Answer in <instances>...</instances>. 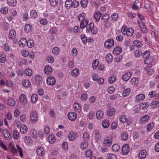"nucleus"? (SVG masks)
Listing matches in <instances>:
<instances>
[{
	"instance_id": "obj_1",
	"label": "nucleus",
	"mask_w": 159,
	"mask_h": 159,
	"mask_svg": "<svg viewBox=\"0 0 159 159\" xmlns=\"http://www.w3.org/2000/svg\"><path fill=\"white\" fill-rule=\"evenodd\" d=\"M30 121L33 124L35 123L38 120V113L36 111H32L30 114Z\"/></svg>"
},
{
	"instance_id": "obj_2",
	"label": "nucleus",
	"mask_w": 159,
	"mask_h": 159,
	"mask_svg": "<svg viewBox=\"0 0 159 159\" xmlns=\"http://www.w3.org/2000/svg\"><path fill=\"white\" fill-rule=\"evenodd\" d=\"M114 44V42L112 39H107L104 43L105 47L108 49H110L113 47Z\"/></svg>"
},
{
	"instance_id": "obj_3",
	"label": "nucleus",
	"mask_w": 159,
	"mask_h": 159,
	"mask_svg": "<svg viewBox=\"0 0 159 159\" xmlns=\"http://www.w3.org/2000/svg\"><path fill=\"white\" fill-rule=\"evenodd\" d=\"M112 139L109 137H107L103 141V144L104 146L110 147L112 144Z\"/></svg>"
},
{
	"instance_id": "obj_4",
	"label": "nucleus",
	"mask_w": 159,
	"mask_h": 159,
	"mask_svg": "<svg viewBox=\"0 0 159 159\" xmlns=\"http://www.w3.org/2000/svg\"><path fill=\"white\" fill-rule=\"evenodd\" d=\"M150 52L148 51H145L143 54V58H145L144 60V63L146 64H148L150 63V61H148L149 60L148 58L150 55Z\"/></svg>"
},
{
	"instance_id": "obj_5",
	"label": "nucleus",
	"mask_w": 159,
	"mask_h": 159,
	"mask_svg": "<svg viewBox=\"0 0 159 159\" xmlns=\"http://www.w3.org/2000/svg\"><path fill=\"white\" fill-rule=\"evenodd\" d=\"M67 117L68 119L70 120L74 121L76 119L77 115L74 112H70L68 113Z\"/></svg>"
},
{
	"instance_id": "obj_6",
	"label": "nucleus",
	"mask_w": 159,
	"mask_h": 159,
	"mask_svg": "<svg viewBox=\"0 0 159 159\" xmlns=\"http://www.w3.org/2000/svg\"><path fill=\"white\" fill-rule=\"evenodd\" d=\"M47 83L49 85H53L55 84L56 81L55 78L52 76L48 77L47 79Z\"/></svg>"
},
{
	"instance_id": "obj_7",
	"label": "nucleus",
	"mask_w": 159,
	"mask_h": 159,
	"mask_svg": "<svg viewBox=\"0 0 159 159\" xmlns=\"http://www.w3.org/2000/svg\"><path fill=\"white\" fill-rule=\"evenodd\" d=\"M2 133L6 139L8 140L10 139L11 133L7 129H3Z\"/></svg>"
},
{
	"instance_id": "obj_8",
	"label": "nucleus",
	"mask_w": 159,
	"mask_h": 159,
	"mask_svg": "<svg viewBox=\"0 0 159 159\" xmlns=\"http://www.w3.org/2000/svg\"><path fill=\"white\" fill-rule=\"evenodd\" d=\"M149 120V117L148 115H146L143 116L139 119L140 122L143 124L148 122Z\"/></svg>"
},
{
	"instance_id": "obj_9",
	"label": "nucleus",
	"mask_w": 159,
	"mask_h": 159,
	"mask_svg": "<svg viewBox=\"0 0 159 159\" xmlns=\"http://www.w3.org/2000/svg\"><path fill=\"white\" fill-rule=\"evenodd\" d=\"M122 151L124 154H127L129 151V148L128 145L127 144H124L122 148Z\"/></svg>"
},
{
	"instance_id": "obj_10",
	"label": "nucleus",
	"mask_w": 159,
	"mask_h": 159,
	"mask_svg": "<svg viewBox=\"0 0 159 159\" xmlns=\"http://www.w3.org/2000/svg\"><path fill=\"white\" fill-rule=\"evenodd\" d=\"M131 75L132 73L131 72L126 73L122 76V79L123 80L127 81L130 79Z\"/></svg>"
},
{
	"instance_id": "obj_11",
	"label": "nucleus",
	"mask_w": 159,
	"mask_h": 159,
	"mask_svg": "<svg viewBox=\"0 0 159 159\" xmlns=\"http://www.w3.org/2000/svg\"><path fill=\"white\" fill-rule=\"evenodd\" d=\"M36 152L38 155L39 156H43L44 154L45 151L41 147L38 146L37 148Z\"/></svg>"
},
{
	"instance_id": "obj_12",
	"label": "nucleus",
	"mask_w": 159,
	"mask_h": 159,
	"mask_svg": "<svg viewBox=\"0 0 159 159\" xmlns=\"http://www.w3.org/2000/svg\"><path fill=\"white\" fill-rule=\"evenodd\" d=\"M145 98V96L143 94H140L137 95L135 98V101L139 102Z\"/></svg>"
},
{
	"instance_id": "obj_13",
	"label": "nucleus",
	"mask_w": 159,
	"mask_h": 159,
	"mask_svg": "<svg viewBox=\"0 0 159 159\" xmlns=\"http://www.w3.org/2000/svg\"><path fill=\"white\" fill-rule=\"evenodd\" d=\"M93 135L94 138L97 140H99L101 138V134L99 132V131L98 129H96L93 132Z\"/></svg>"
},
{
	"instance_id": "obj_14",
	"label": "nucleus",
	"mask_w": 159,
	"mask_h": 159,
	"mask_svg": "<svg viewBox=\"0 0 159 159\" xmlns=\"http://www.w3.org/2000/svg\"><path fill=\"white\" fill-rule=\"evenodd\" d=\"M27 41L25 38H21L19 42V46L21 47H25L27 44Z\"/></svg>"
},
{
	"instance_id": "obj_15",
	"label": "nucleus",
	"mask_w": 159,
	"mask_h": 159,
	"mask_svg": "<svg viewBox=\"0 0 159 159\" xmlns=\"http://www.w3.org/2000/svg\"><path fill=\"white\" fill-rule=\"evenodd\" d=\"M122 51V49L121 48L118 47L115 48L113 51V53L114 54L116 55H118L121 53Z\"/></svg>"
},
{
	"instance_id": "obj_16",
	"label": "nucleus",
	"mask_w": 159,
	"mask_h": 159,
	"mask_svg": "<svg viewBox=\"0 0 159 159\" xmlns=\"http://www.w3.org/2000/svg\"><path fill=\"white\" fill-rule=\"evenodd\" d=\"M44 71L45 74L47 75H50L52 72V68L49 66H45L44 68Z\"/></svg>"
},
{
	"instance_id": "obj_17",
	"label": "nucleus",
	"mask_w": 159,
	"mask_h": 159,
	"mask_svg": "<svg viewBox=\"0 0 159 159\" xmlns=\"http://www.w3.org/2000/svg\"><path fill=\"white\" fill-rule=\"evenodd\" d=\"M15 101L13 98L10 97L8 98L7 103L8 105L10 106H13L15 104Z\"/></svg>"
},
{
	"instance_id": "obj_18",
	"label": "nucleus",
	"mask_w": 159,
	"mask_h": 159,
	"mask_svg": "<svg viewBox=\"0 0 159 159\" xmlns=\"http://www.w3.org/2000/svg\"><path fill=\"white\" fill-rule=\"evenodd\" d=\"M74 108L75 111L79 112L81 110V106L80 104L79 103L75 102L74 105Z\"/></svg>"
},
{
	"instance_id": "obj_19",
	"label": "nucleus",
	"mask_w": 159,
	"mask_h": 159,
	"mask_svg": "<svg viewBox=\"0 0 159 159\" xmlns=\"http://www.w3.org/2000/svg\"><path fill=\"white\" fill-rule=\"evenodd\" d=\"M139 26L142 31L145 33H147L148 30L144 22L140 23Z\"/></svg>"
},
{
	"instance_id": "obj_20",
	"label": "nucleus",
	"mask_w": 159,
	"mask_h": 159,
	"mask_svg": "<svg viewBox=\"0 0 159 159\" xmlns=\"http://www.w3.org/2000/svg\"><path fill=\"white\" fill-rule=\"evenodd\" d=\"M130 82L134 85H137L139 83V79L137 77H133L131 79Z\"/></svg>"
},
{
	"instance_id": "obj_21",
	"label": "nucleus",
	"mask_w": 159,
	"mask_h": 159,
	"mask_svg": "<svg viewBox=\"0 0 159 159\" xmlns=\"http://www.w3.org/2000/svg\"><path fill=\"white\" fill-rule=\"evenodd\" d=\"M141 3L138 1H136L134 2L132 6L133 9L135 10L139 9V7L140 6Z\"/></svg>"
},
{
	"instance_id": "obj_22",
	"label": "nucleus",
	"mask_w": 159,
	"mask_h": 159,
	"mask_svg": "<svg viewBox=\"0 0 159 159\" xmlns=\"http://www.w3.org/2000/svg\"><path fill=\"white\" fill-rule=\"evenodd\" d=\"M9 148L11 152L13 154H16L17 153V151L15 146L11 144H9Z\"/></svg>"
},
{
	"instance_id": "obj_23",
	"label": "nucleus",
	"mask_w": 159,
	"mask_h": 159,
	"mask_svg": "<svg viewBox=\"0 0 159 159\" xmlns=\"http://www.w3.org/2000/svg\"><path fill=\"white\" fill-rule=\"evenodd\" d=\"M150 106L153 108H157L159 107V102L158 101H154L150 104Z\"/></svg>"
},
{
	"instance_id": "obj_24",
	"label": "nucleus",
	"mask_w": 159,
	"mask_h": 159,
	"mask_svg": "<svg viewBox=\"0 0 159 159\" xmlns=\"http://www.w3.org/2000/svg\"><path fill=\"white\" fill-rule=\"evenodd\" d=\"M16 36V33L15 31L14 30H11L10 31L9 34V38L10 39H12L15 38Z\"/></svg>"
},
{
	"instance_id": "obj_25",
	"label": "nucleus",
	"mask_w": 159,
	"mask_h": 159,
	"mask_svg": "<svg viewBox=\"0 0 159 159\" xmlns=\"http://www.w3.org/2000/svg\"><path fill=\"white\" fill-rule=\"evenodd\" d=\"M7 2L8 4L11 7L16 6L17 4L16 0H7Z\"/></svg>"
},
{
	"instance_id": "obj_26",
	"label": "nucleus",
	"mask_w": 159,
	"mask_h": 159,
	"mask_svg": "<svg viewBox=\"0 0 159 159\" xmlns=\"http://www.w3.org/2000/svg\"><path fill=\"white\" fill-rule=\"evenodd\" d=\"M110 17V15L106 13L103 14L102 15L101 20H103V21H108Z\"/></svg>"
},
{
	"instance_id": "obj_27",
	"label": "nucleus",
	"mask_w": 159,
	"mask_h": 159,
	"mask_svg": "<svg viewBox=\"0 0 159 159\" xmlns=\"http://www.w3.org/2000/svg\"><path fill=\"white\" fill-rule=\"evenodd\" d=\"M93 26H94V24L93 23H90L88 24L87 26L86 32L87 33H90L91 31Z\"/></svg>"
},
{
	"instance_id": "obj_28",
	"label": "nucleus",
	"mask_w": 159,
	"mask_h": 159,
	"mask_svg": "<svg viewBox=\"0 0 159 159\" xmlns=\"http://www.w3.org/2000/svg\"><path fill=\"white\" fill-rule=\"evenodd\" d=\"M103 112L102 111L99 110L96 113V117L98 119H101L103 117Z\"/></svg>"
},
{
	"instance_id": "obj_29",
	"label": "nucleus",
	"mask_w": 159,
	"mask_h": 159,
	"mask_svg": "<svg viewBox=\"0 0 159 159\" xmlns=\"http://www.w3.org/2000/svg\"><path fill=\"white\" fill-rule=\"evenodd\" d=\"M81 21L80 24V27L81 29H84L87 26L88 24V20H85Z\"/></svg>"
},
{
	"instance_id": "obj_30",
	"label": "nucleus",
	"mask_w": 159,
	"mask_h": 159,
	"mask_svg": "<svg viewBox=\"0 0 159 159\" xmlns=\"http://www.w3.org/2000/svg\"><path fill=\"white\" fill-rule=\"evenodd\" d=\"M134 31L133 29L131 28H129L127 30L126 34L125 35L128 36H132L134 33Z\"/></svg>"
},
{
	"instance_id": "obj_31",
	"label": "nucleus",
	"mask_w": 159,
	"mask_h": 159,
	"mask_svg": "<svg viewBox=\"0 0 159 159\" xmlns=\"http://www.w3.org/2000/svg\"><path fill=\"white\" fill-rule=\"evenodd\" d=\"M146 155V152L145 150H141L139 152V157L141 159L144 158Z\"/></svg>"
},
{
	"instance_id": "obj_32",
	"label": "nucleus",
	"mask_w": 159,
	"mask_h": 159,
	"mask_svg": "<svg viewBox=\"0 0 159 159\" xmlns=\"http://www.w3.org/2000/svg\"><path fill=\"white\" fill-rule=\"evenodd\" d=\"M120 149V147L117 144H113L112 146V150L115 152H117Z\"/></svg>"
},
{
	"instance_id": "obj_33",
	"label": "nucleus",
	"mask_w": 159,
	"mask_h": 159,
	"mask_svg": "<svg viewBox=\"0 0 159 159\" xmlns=\"http://www.w3.org/2000/svg\"><path fill=\"white\" fill-rule=\"evenodd\" d=\"M115 109L113 108H110L107 111V114L109 116L111 117L115 113Z\"/></svg>"
},
{
	"instance_id": "obj_34",
	"label": "nucleus",
	"mask_w": 159,
	"mask_h": 159,
	"mask_svg": "<svg viewBox=\"0 0 159 159\" xmlns=\"http://www.w3.org/2000/svg\"><path fill=\"white\" fill-rule=\"evenodd\" d=\"M85 15L84 13H81L79 14L78 16V19L80 21H82L85 20H87L85 18Z\"/></svg>"
},
{
	"instance_id": "obj_35",
	"label": "nucleus",
	"mask_w": 159,
	"mask_h": 159,
	"mask_svg": "<svg viewBox=\"0 0 159 159\" xmlns=\"http://www.w3.org/2000/svg\"><path fill=\"white\" fill-rule=\"evenodd\" d=\"M32 29V26L29 24H26L25 26V31L27 33L31 31Z\"/></svg>"
},
{
	"instance_id": "obj_36",
	"label": "nucleus",
	"mask_w": 159,
	"mask_h": 159,
	"mask_svg": "<svg viewBox=\"0 0 159 159\" xmlns=\"http://www.w3.org/2000/svg\"><path fill=\"white\" fill-rule=\"evenodd\" d=\"M79 72V70L78 69L75 68L72 71L71 74L74 77H77L78 75Z\"/></svg>"
},
{
	"instance_id": "obj_37",
	"label": "nucleus",
	"mask_w": 159,
	"mask_h": 159,
	"mask_svg": "<svg viewBox=\"0 0 159 159\" xmlns=\"http://www.w3.org/2000/svg\"><path fill=\"white\" fill-rule=\"evenodd\" d=\"M148 107V104L146 102L141 103L139 106V108L142 110H145Z\"/></svg>"
},
{
	"instance_id": "obj_38",
	"label": "nucleus",
	"mask_w": 159,
	"mask_h": 159,
	"mask_svg": "<svg viewBox=\"0 0 159 159\" xmlns=\"http://www.w3.org/2000/svg\"><path fill=\"white\" fill-rule=\"evenodd\" d=\"M38 100L37 95L35 94H33L31 96V101L32 103H35Z\"/></svg>"
},
{
	"instance_id": "obj_39",
	"label": "nucleus",
	"mask_w": 159,
	"mask_h": 159,
	"mask_svg": "<svg viewBox=\"0 0 159 159\" xmlns=\"http://www.w3.org/2000/svg\"><path fill=\"white\" fill-rule=\"evenodd\" d=\"M42 80L41 77L39 75H37L35 77V80L36 84H40L42 82L41 81Z\"/></svg>"
},
{
	"instance_id": "obj_40",
	"label": "nucleus",
	"mask_w": 159,
	"mask_h": 159,
	"mask_svg": "<svg viewBox=\"0 0 159 159\" xmlns=\"http://www.w3.org/2000/svg\"><path fill=\"white\" fill-rule=\"evenodd\" d=\"M127 117L125 115H121L120 116L119 120L120 122L124 123L127 121Z\"/></svg>"
},
{
	"instance_id": "obj_41",
	"label": "nucleus",
	"mask_w": 159,
	"mask_h": 159,
	"mask_svg": "<svg viewBox=\"0 0 159 159\" xmlns=\"http://www.w3.org/2000/svg\"><path fill=\"white\" fill-rule=\"evenodd\" d=\"M102 125L103 127L105 128H107L109 125V122L107 120H104L102 122Z\"/></svg>"
},
{
	"instance_id": "obj_42",
	"label": "nucleus",
	"mask_w": 159,
	"mask_h": 159,
	"mask_svg": "<svg viewBox=\"0 0 159 159\" xmlns=\"http://www.w3.org/2000/svg\"><path fill=\"white\" fill-rule=\"evenodd\" d=\"M30 16L31 18L34 19L37 17V12L35 10H32L30 12Z\"/></svg>"
},
{
	"instance_id": "obj_43",
	"label": "nucleus",
	"mask_w": 159,
	"mask_h": 159,
	"mask_svg": "<svg viewBox=\"0 0 159 159\" xmlns=\"http://www.w3.org/2000/svg\"><path fill=\"white\" fill-rule=\"evenodd\" d=\"M128 138V135L126 132H124L121 134V138L124 140L127 139Z\"/></svg>"
},
{
	"instance_id": "obj_44",
	"label": "nucleus",
	"mask_w": 159,
	"mask_h": 159,
	"mask_svg": "<svg viewBox=\"0 0 159 159\" xmlns=\"http://www.w3.org/2000/svg\"><path fill=\"white\" fill-rule=\"evenodd\" d=\"M154 126V123L153 122H151L147 125V131H149L151 130Z\"/></svg>"
},
{
	"instance_id": "obj_45",
	"label": "nucleus",
	"mask_w": 159,
	"mask_h": 159,
	"mask_svg": "<svg viewBox=\"0 0 159 159\" xmlns=\"http://www.w3.org/2000/svg\"><path fill=\"white\" fill-rule=\"evenodd\" d=\"M102 14L100 11H98L94 15V17L96 20L98 21L100 18Z\"/></svg>"
},
{
	"instance_id": "obj_46",
	"label": "nucleus",
	"mask_w": 159,
	"mask_h": 159,
	"mask_svg": "<svg viewBox=\"0 0 159 159\" xmlns=\"http://www.w3.org/2000/svg\"><path fill=\"white\" fill-rule=\"evenodd\" d=\"M72 1L70 0H67L65 2V7L68 9L71 7Z\"/></svg>"
},
{
	"instance_id": "obj_47",
	"label": "nucleus",
	"mask_w": 159,
	"mask_h": 159,
	"mask_svg": "<svg viewBox=\"0 0 159 159\" xmlns=\"http://www.w3.org/2000/svg\"><path fill=\"white\" fill-rule=\"evenodd\" d=\"M27 127L25 125L22 126L20 129L21 133L23 134H25L27 132Z\"/></svg>"
},
{
	"instance_id": "obj_48",
	"label": "nucleus",
	"mask_w": 159,
	"mask_h": 159,
	"mask_svg": "<svg viewBox=\"0 0 159 159\" xmlns=\"http://www.w3.org/2000/svg\"><path fill=\"white\" fill-rule=\"evenodd\" d=\"M113 59L112 56L110 54H107L106 57V60L108 62H110Z\"/></svg>"
},
{
	"instance_id": "obj_49",
	"label": "nucleus",
	"mask_w": 159,
	"mask_h": 159,
	"mask_svg": "<svg viewBox=\"0 0 159 159\" xmlns=\"http://www.w3.org/2000/svg\"><path fill=\"white\" fill-rule=\"evenodd\" d=\"M80 4L81 6L83 8H85L87 7L88 3V0H82L80 1Z\"/></svg>"
},
{
	"instance_id": "obj_50",
	"label": "nucleus",
	"mask_w": 159,
	"mask_h": 159,
	"mask_svg": "<svg viewBox=\"0 0 159 159\" xmlns=\"http://www.w3.org/2000/svg\"><path fill=\"white\" fill-rule=\"evenodd\" d=\"M32 142L31 138L29 136H25V142L27 144H30Z\"/></svg>"
},
{
	"instance_id": "obj_51",
	"label": "nucleus",
	"mask_w": 159,
	"mask_h": 159,
	"mask_svg": "<svg viewBox=\"0 0 159 159\" xmlns=\"http://www.w3.org/2000/svg\"><path fill=\"white\" fill-rule=\"evenodd\" d=\"M130 90L129 88H127L125 89L122 93L124 97L127 96L130 93Z\"/></svg>"
},
{
	"instance_id": "obj_52",
	"label": "nucleus",
	"mask_w": 159,
	"mask_h": 159,
	"mask_svg": "<svg viewBox=\"0 0 159 159\" xmlns=\"http://www.w3.org/2000/svg\"><path fill=\"white\" fill-rule=\"evenodd\" d=\"M116 76L115 75H113L109 78L108 82L109 83L112 84L116 80Z\"/></svg>"
},
{
	"instance_id": "obj_53",
	"label": "nucleus",
	"mask_w": 159,
	"mask_h": 159,
	"mask_svg": "<svg viewBox=\"0 0 159 159\" xmlns=\"http://www.w3.org/2000/svg\"><path fill=\"white\" fill-rule=\"evenodd\" d=\"M0 11L2 14H6L8 12V9L7 7H3L1 8Z\"/></svg>"
},
{
	"instance_id": "obj_54",
	"label": "nucleus",
	"mask_w": 159,
	"mask_h": 159,
	"mask_svg": "<svg viewBox=\"0 0 159 159\" xmlns=\"http://www.w3.org/2000/svg\"><path fill=\"white\" fill-rule=\"evenodd\" d=\"M142 53L139 50H137L134 51V56L136 57H139L142 55Z\"/></svg>"
},
{
	"instance_id": "obj_55",
	"label": "nucleus",
	"mask_w": 159,
	"mask_h": 159,
	"mask_svg": "<svg viewBox=\"0 0 159 159\" xmlns=\"http://www.w3.org/2000/svg\"><path fill=\"white\" fill-rule=\"evenodd\" d=\"M60 51L59 49L57 47H54L52 50L53 53L56 55H57L59 53Z\"/></svg>"
},
{
	"instance_id": "obj_56",
	"label": "nucleus",
	"mask_w": 159,
	"mask_h": 159,
	"mask_svg": "<svg viewBox=\"0 0 159 159\" xmlns=\"http://www.w3.org/2000/svg\"><path fill=\"white\" fill-rule=\"evenodd\" d=\"M6 60L5 55L3 54L0 53V62L3 63Z\"/></svg>"
},
{
	"instance_id": "obj_57",
	"label": "nucleus",
	"mask_w": 159,
	"mask_h": 159,
	"mask_svg": "<svg viewBox=\"0 0 159 159\" xmlns=\"http://www.w3.org/2000/svg\"><path fill=\"white\" fill-rule=\"evenodd\" d=\"M68 138L70 140H72L75 138V134L73 132H70L68 135Z\"/></svg>"
},
{
	"instance_id": "obj_58",
	"label": "nucleus",
	"mask_w": 159,
	"mask_h": 159,
	"mask_svg": "<svg viewBox=\"0 0 159 159\" xmlns=\"http://www.w3.org/2000/svg\"><path fill=\"white\" fill-rule=\"evenodd\" d=\"M98 60L96 59L94 60L93 62L92 66L94 69H96L98 64Z\"/></svg>"
},
{
	"instance_id": "obj_59",
	"label": "nucleus",
	"mask_w": 159,
	"mask_h": 159,
	"mask_svg": "<svg viewBox=\"0 0 159 159\" xmlns=\"http://www.w3.org/2000/svg\"><path fill=\"white\" fill-rule=\"evenodd\" d=\"M80 146L82 149H84L88 147V144L86 141L83 142L81 143Z\"/></svg>"
},
{
	"instance_id": "obj_60",
	"label": "nucleus",
	"mask_w": 159,
	"mask_h": 159,
	"mask_svg": "<svg viewBox=\"0 0 159 159\" xmlns=\"http://www.w3.org/2000/svg\"><path fill=\"white\" fill-rule=\"evenodd\" d=\"M23 85L24 87H29L30 85V82L28 80H25L23 82Z\"/></svg>"
},
{
	"instance_id": "obj_61",
	"label": "nucleus",
	"mask_w": 159,
	"mask_h": 159,
	"mask_svg": "<svg viewBox=\"0 0 159 159\" xmlns=\"http://www.w3.org/2000/svg\"><path fill=\"white\" fill-rule=\"evenodd\" d=\"M49 141L50 143H53L55 141V138L54 136L53 135H51L49 136Z\"/></svg>"
},
{
	"instance_id": "obj_62",
	"label": "nucleus",
	"mask_w": 159,
	"mask_h": 159,
	"mask_svg": "<svg viewBox=\"0 0 159 159\" xmlns=\"http://www.w3.org/2000/svg\"><path fill=\"white\" fill-rule=\"evenodd\" d=\"M34 44V41L30 39L28 41H27L26 44L29 48H32Z\"/></svg>"
},
{
	"instance_id": "obj_63",
	"label": "nucleus",
	"mask_w": 159,
	"mask_h": 159,
	"mask_svg": "<svg viewBox=\"0 0 159 159\" xmlns=\"http://www.w3.org/2000/svg\"><path fill=\"white\" fill-rule=\"evenodd\" d=\"M128 29V28H127V26L125 25H124L122 26L121 29V32L123 35H125Z\"/></svg>"
},
{
	"instance_id": "obj_64",
	"label": "nucleus",
	"mask_w": 159,
	"mask_h": 159,
	"mask_svg": "<svg viewBox=\"0 0 159 159\" xmlns=\"http://www.w3.org/2000/svg\"><path fill=\"white\" fill-rule=\"evenodd\" d=\"M107 157L108 159H117L116 156L112 153L108 154Z\"/></svg>"
}]
</instances>
